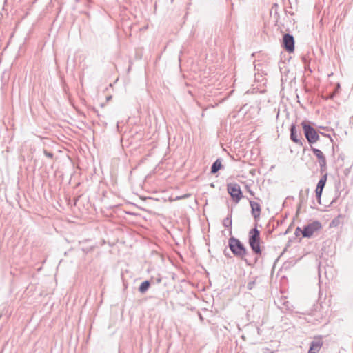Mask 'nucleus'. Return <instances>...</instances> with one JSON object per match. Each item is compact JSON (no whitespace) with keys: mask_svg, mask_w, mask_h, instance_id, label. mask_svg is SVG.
Segmentation results:
<instances>
[{"mask_svg":"<svg viewBox=\"0 0 353 353\" xmlns=\"http://www.w3.org/2000/svg\"><path fill=\"white\" fill-rule=\"evenodd\" d=\"M228 246L233 254L241 259L247 254V250L243 244L235 237L232 236L229 239Z\"/></svg>","mask_w":353,"mask_h":353,"instance_id":"1","label":"nucleus"},{"mask_svg":"<svg viewBox=\"0 0 353 353\" xmlns=\"http://www.w3.org/2000/svg\"><path fill=\"white\" fill-rule=\"evenodd\" d=\"M260 232L256 228H252L249 232V245L254 253L256 254H261V250L260 247Z\"/></svg>","mask_w":353,"mask_h":353,"instance_id":"2","label":"nucleus"},{"mask_svg":"<svg viewBox=\"0 0 353 353\" xmlns=\"http://www.w3.org/2000/svg\"><path fill=\"white\" fill-rule=\"evenodd\" d=\"M301 125L304 135L310 145L317 142L319 140V135L318 134L316 130L310 125L309 122L303 121L301 123Z\"/></svg>","mask_w":353,"mask_h":353,"instance_id":"3","label":"nucleus"},{"mask_svg":"<svg viewBox=\"0 0 353 353\" xmlns=\"http://www.w3.org/2000/svg\"><path fill=\"white\" fill-rule=\"evenodd\" d=\"M321 228L322 225L320 221H314L313 222L303 227L302 235L303 237L310 238L313 236L314 232L321 230Z\"/></svg>","mask_w":353,"mask_h":353,"instance_id":"4","label":"nucleus"},{"mask_svg":"<svg viewBox=\"0 0 353 353\" xmlns=\"http://www.w3.org/2000/svg\"><path fill=\"white\" fill-rule=\"evenodd\" d=\"M227 190L232 199L236 203H239L243 196L242 192L241 190L239 185H238L237 183L228 184Z\"/></svg>","mask_w":353,"mask_h":353,"instance_id":"5","label":"nucleus"},{"mask_svg":"<svg viewBox=\"0 0 353 353\" xmlns=\"http://www.w3.org/2000/svg\"><path fill=\"white\" fill-rule=\"evenodd\" d=\"M311 150L313 152L314 154L318 159V161L319 163L320 169L321 172H323L326 170L327 168V161L325 156L323 154L321 150L319 149L315 148L311 145Z\"/></svg>","mask_w":353,"mask_h":353,"instance_id":"6","label":"nucleus"},{"mask_svg":"<svg viewBox=\"0 0 353 353\" xmlns=\"http://www.w3.org/2000/svg\"><path fill=\"white\" fill-rule=\"evenodd\" d=\"M283 47L288 52H292L294 50V39L292 35L285 34L283 37Z\"/></svg>","mask_w":353,"mask_h":353,"instance_id":"7","label":"nucleus"},{"mask_svg":"<svg viewBox=\"0 0 353 353\" xmlns=\"http://www.w3.org/2000/svg\"><path fill=\"white\" fill-rule=\"evenodd\" d=\"M290 139L294 143L300 146L303 145V139L301 133H298L294 123L292 124L290 127Z\"/></svg>","mask_w":353,"mask_h":353,"instance_id":"8","label":"nucleus"},{"mask_svg":"<svg viewBox=\"0 0 353 353\" xmlns=\"http://www.w3.org/2000/svg\"><path fill=\"white\" fill-rule=\"evenodd\" d=\"M327 181V174H324L321 176L320 180L319 181L316 188L315 190L316 196L318 201L319 204H321V196L323 192V190L325 185Z\"/></svg>","mask_w":353,"mask_h":353,"instance_id":"9","label":"nucleus"},{"mask_svg":"<svg viewBox=\"0 0 353 353\" xmlns=\"http://www.w3.org/2000/svg\"><path fill=\"white\" fill-rule=\"evenodd\" d=\"M323 346V341L321 336L314 337L311 342L308 353H318Z\"/></svg>","mask_w":353,"mask_h":353,"instance_id":"10","label":"nucleus"},{"mask_svg":"<svg viewBox=\"0 0 353 353\" xmlns=\"http://www.w3.org/2000/svg\"><path fill=\"white\" fill-rule=\"evenodd\" d=\"M250 205L252 209V215L254 217V219L256 221L261 214V206L259 203L254 201H250Z\"/></svg>","mask_w":353,"mask_h":353,"instance_id":"11","label":"nucleus"},{"mask_svg":"<svg viewBox=\"0 0 353 353\" xmlns=\"http://www.w3.org/2000/svg\"><path fill=\"white\" fill-rule=\"evenodd\" d=\"M258 280L259 278L257 276L250 277L246 285L248 290H251L255 288L256 285L259 284Z\"/></svg>","mask_w":353,"mask_h":353,"instance_id":"12","label":"nucleus"},{"mask_svg":"<svg viewBox=\"0 0 353 353\" xmlns=\"http://www.w3.org/2000/svg\"><path fill=\"white\" fill-rule=\"evenodd\" d=\"M232 210L230 211V212L228 214L227 217L225 218L223 220V225L225 228H229L231 229L232 221ZM230 234H232V230H230Z\"/></svg>","mask_w":353,"mask_h":353,"instance_id":"13","label":"nucleus"},{"mask_svg":"<svg viewBox=\"0 0 353 353\" xmlns=\"http://www.w3.org/2000/svg\"><path fill=\"white\" fill-rule=\"evenodd\" d=\"M221 161L220 159H217L212 165L211 167V173L215 174L221 168Z\"/></svg>","mask_w":353,"mask_h":353,"instance_id":"14","label":"nucleus"},{"mask_svg":"<svg viewBox=\"0 0 353 353\" xmlns=\"http://www.w3.org/2000/svg\"><path fill=\"white\" fill-rule=\"evenodd\" d=\"M150 286V282L148 280L142 282L139 288V291L141 294L145 293Z\"/></svg>","mask_w":353,"mask_h":353,"instance_id":"15","label":"nucleus"},{"mask_svg":"<svg viewBox=\"0 0 353 353\" xmlns=\"http://www.w3.org/2000/svg\"><path fill=\"white\" fill-rule=\"evenodd\" d=\"M302 232H303V230L301 229V228L299 227H297L296 229H295V231H294V235L296 236H299L301 234H302Z\"/></svg>","mask_w":353,"mask_h":353,"instance_id":"16","label":"nucleus"},{"mask_svg":"<svg viewBox=\"0 0 353 353\" xmlns=\"http://www.w3.org/2000/svg\"><path fill=\"white\" fill-rule=\"evenodd\" d=\"M43 154H45L46 157L50 158V159L53 158V156H54V154L52 152H48L46 150H43Z\"/></svg>","mask_w":353,"mask_h":353,"instance_id":"17","label":"nucleus"},{"mask_svg":"<svg viewBox=\"0 0 353 353\" xmlns=\"http://www.w3.org/2000/svg\"><path fill=\"white\" fill-rule=\"evenodd\" d=\"M247 190H248V192L252 195V196H254V192L247 186L246 187Z\"/></svg>","mask_w":353,"mask_h":353,"instance_id":"18","label":"nucleus"},{"mask_svg":"<svg viewBox=\"0 0 353 353\" xmlns=\"http://www.w3.org/2000/svg\"><path fill=\"white\" fill-rule=\"evenodd\" d=\"M334 94H335V92H333L328 97H327V99H333Z\"/></svg>","mask_w":353,"mask_h":353,"instance_id":"19","label":"nucleus"},{"mask_svg":"<svg viewBox=\"0 0 353 353\" xmlns=\"http://www.w3.org/2000/svg\"><path fill=\"white\" fill-rule=\"evenodd\" d=\"M111 98H112V97H111V96H110V97H108L107 98V100H110Z\"/></svg>","mask_w":353,"mask_h":353,"instance_id":"20","label":"nucleus"}]
</instances>
